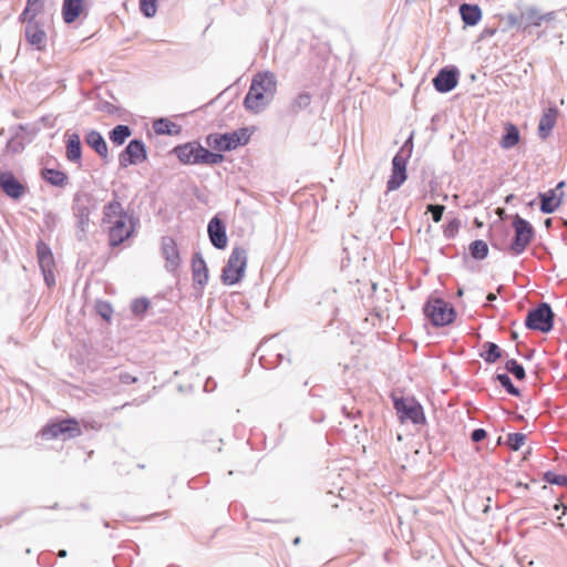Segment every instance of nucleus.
I'll use <instances>...</instances> for the list:
<instances>
[{"mask_svg":"<svg viewBox=\"0 0 567 567\" xmlns=\"http://www.w3.org/2000/svg\"><path fill=\"white\" fill-rule=\"evenodd\" d=\"M554 313L547 303L539 305L530 310L526 317V327L540 332H548L553 328Z\"/></svg>","mask_w":567,"mask_h":567,"instance_id":"nucleus-9","label":"nucleus"},{"mask_svg":"<svg viewBox=\"0 0 567 567\" xmlns=\"http://www.w3.org/2000/svg\"><path fill=\"white\" fill-rule=\"evenodd\" d=\"M408 157L398 153L392 159V173L388 179L386 187L389 192L395 190L406 181Z\"/></svg>","mask_w":567,"mask_h":567,"instance_id":"nucleus-14","label":"nucleus"},{"mask_svg":"<svg viewBox=\"0 0 567 567\" xmlns=\"http://www.w3.org/2000/svg\"><path fill=\"white\" fill-rule=\"evenodd\" d=\"M484 359L486 362L494 363L502 357L499 347L495 343L487 342L485 346Z\"/></svg>","mask_w":567,"mask_h":567,"instance_id":"nucleus-31","label":"nucleus"},{"mask_svg":"<svg viewBox=\"0 0 567 567\" xmlns=\"http://www.w3.org/2000/svg\"><path fill=\"white\" fill-rule=\"evenodd\" d=\"M162 254L166 260V268L175 271L179 266L181 257L177 244L172 237H164L162 239Z\"/></svg>","mask_w":567,"mask_h":567,"instance_id":"nucleus-16","label":"nucleus"},{"mask_svg":"<svg viewBox=\"0 0 567 567\" xmlns=\"http://www.w3.org/2000/svg\"><path fill=\"white\" fill-rule=\"evenodd\" d=\"M520 141V134L516 125L513 123L504 124V134L499 141V145L504 150H509L516 146Z\"/></svg>","mask_w":567,"mask_h":567,"instance_id":"nucleus-21","label":"nucleus"},{"mask_svg":"<svg viewBox=\"0 0 567 567\" xmlns=\"http://www.w3.org/2000/svg\"><path fill=\"white\" fill-rule=\"evenodd\" d=\"M496 379L499 381L502 386H504L507 390L508 393H511L515 396L519 395L518 389L514 386V384L512 383V380L509 379V377L507 374H497Z\"/></svg>","mask_w":567,"mask_h":567,"instance_id":"nucleus-37","label":"nucleus"},{"mask_svg":"<svg viewBox=\"0 0 567 567\" xmlns=\"http://www.w3.org/2000/svg\"><path fill=\"white\" fill-rule=\"evenodd\" d=\"M564 515H567V506H564Z\"/></svg>","mask_w":567,"mask_h":567,"instance_id":"nucleus-50","label":"nucleus"},{"mask_svg":"<svg viewBox=\"0 0 567 567\" xmlns=\"http://www.w3.org/2000/svg\"><path fill=\"white\" fill-rule=\"evenodd\" d=\"M557 115V110L551 107L547 109L542 114L538 123V135L542 140H546L550 135L553 128L556 125Z\"/></svg>","mask_w":567,"mask_h":567,"instance_id":"nucleus-20","label":"nucleus"},{"mask_svg":"<svg viewBox=\"0 0 567 567\" xmlns=\"http://www.w3.org/2000/svg\"><path fill=\"white\" fill-rule=\"evenodd\" d=\"M434 87L441 92L446 93L452 91L457 85V73L455 70L442 69L433 79Z\"/></svg>","mask_w":567,"mask_h":567,"instance_id":"nucleus-17","label":"nucleus"},{"mask_svg":"<svg viewBox=\"0 0 567 567\" xmlns=\"http://www.w3.org/2000/svg\"><path fill=\"white\" fill-rule=\"evenodd\" d=\"M545 224H546L547 227H549L551 225V219H549V218L546 219Z\"/></svg>","mask_w":567,"mask_h":567,"instance_id":"nucleus-47","label":"nucleus"},{"mask_svg":"<svg viewBox=\"0 0 567 567\" xmlns=\"http://www.w3.org/2000/svg\"><path fill=\"white\" fill-rule=\"evenodd\" d=\"M148 305L145 300H136L134 303H133V311L135 313H138V312H144L146 309H147Z\"/></svg>","mask_w":567,"mask_h":567,"instance_id":"nucleus-43","label":"nucleus"},{"mask_svg":"<svg viewBox=\"0 0 567 567\" xmlns=\"http://www.w3.org/2000/svg\"><path fill=\"white\" fill-rule=\"evenodd\" d=\"M37 256L38 261L40 265V268L42 270V274L44 276V280L48 284V286H52L55 284V277H54V268H55V261L53 254L50 249V247L40 241L37 245Z\"/></svg>","mask_w":567,"mask_h":567,"instance_id":"nucleus-11","label":"nucleus"},{"mask_svg":"<svg viewBox=\"0 0 567 567\" xmlns=\"http://www.w3.org/2000/svg\"><path fill=\"white\" fill-rule=\"evenodd\" d=\"M513 228L515 230V236L509 249L514 255H520L532 243L534 228L526 219L518 215L514 216Z\"/></svg>","mask_w":567,"mask_h":567,"instance_id":"nucleus-8","label":"nucleus"},{"mask_svg":"<svg viewBox=\"0 0 567 567\" xmlns=\"http://www.w3.org/2000/svg\"><path fill=\"white\" fill-rule=\"evenodd\" d=\"M445 207L443 205H427L426 210L432 214V218L435 223L441 221Z\"/></svg>","mask_w":567,"mask_h":567,"instance_id":"nucleus-40","label":"nucleus"},{"mask_svg":"<svg viewBox=\"0 0 567 567\" xmlns=\"http://www.w3.org/2000/svg\"><path fill=\"white\" fill-rule=\"evenodd\" d=\"M121 383L128 385L137 382V377L133 375L130 372H123L120 374Z\"/></svg>","mask_w":567,"mask_h":567,"instance_id":"nucleus-41","label":"nucleus"},{"mask_svg":"<svg viewBox=\"0 0 567 567\" xmlns=\"http://www.w3.org/2000/svg\"><path fill=\"white\" fill-rule=\"evenodd\" d=\"M153 130L158 135H176L179 133V126L167 118H159L153 123Z\"/></svg>","mask_w":567,"mask_h":567,"instance_id":"nucleus-27","label":"nucleus"},{"mask_svg":"<svg viewBox=\"0 0 567 567\" xmlns=\"http://www.w3.org/2000/svg\"><path fill=\"white\" fill-rule=\"evenodd\" d=\"M132 135L127 125H117L110 132V140L115 145H122Z\"/></svg>","mask_w":567,"mask_h":567,"instance_id":"nucleus-29","label":"nucleus"},{"mask_svg":"<svg viewBox=\"0 0 567 567\" xmlns=\"http://www.w3.org/2000/svg\"><path fill=\"white\" fill-rule=\"evenodd\" d=\"M208 235L212 244L218 248L224 249L227 246L228 239L225 231V226L218 217H214L208 224Z\"/></svg>","mask_w":567,"mask_h":567,"instance_id":"nucleus-18","label":"nucleus"},{"mask_svg":"<svg viewBox=\"0 0 567 567\" xmlns=\"http://www.w3.org/2000/svg\"><path fill=\"white\" fill-rule=\"evenodd\" d=\"M25 39L29 44L35 47L38 50L45 48L47 34L44 30L35 21H25Z\"/></svg>","mask_w":567,"mask_h":567,"instance_id":"nucleus-19","label":"nucleus"},{"mask_svg":"<svg viewBox=\"0 0 567 567\" xmlns=\"http://www.w3.org/2000/svg\"><path fill=\"white\" fill-rule=\"evenodd\" d=\"M544 477H545V481L550 484L567 486V476L566 475H558L553 472H547Z\"/></svg>","mask_w":567,"mask_h":567,"instance_id":"nucleus-38","label":"nucleus"},{"mask_svg":"<svg viewBox=\"0 0 567 567\" xmlns=\"http://www.w3.org/2000/svg\"><path fill=\"white\" fill-rule=\"evenodd\" d=\"M462 20L467 25H475L482 19V11L476 4L464 3L460 7Z\"/></svg>","mask_w":567,"mask_h":567,"instance_id":"nucleus-25","label":"nucleus"},{"mask_svg":"<svg viewBox=\"0 0 567 567\" xmlns=\"http://www.w3.org/2000/svg\"><path fill=\"white\" fill-rule=\"evenodd\" d=\"M101 226L107 235L111 247L120 246L135 231L134 218L125 212L122 204L116 199L103 207Z\"/></svg>","mask_w":567,"mask_h":567,"instance_id":"nucleus-1","label":"nucleus"},{"mask_svg":"<svg viewBox=\"0 0 567 567\" xmlns=\"http://www.w3.org/2000/svg\"><path fill=\"white\" fill-rule=\"evenodd\" d=\"M540 210L545 214L554 213L563 202V194L557 195L556 189H550L545 194H540Z\"/></svg>","mask_w":567,"mask_h":567,"instance_id":"nucleus-22","label":"nucleus"},{"mask_svg":"<svg viewBox=\"0 0 567 567\" xmlns=\"http://www.w3.org/2000/svg\"><path fill=\"white\" fill-rule=\"evenodd\" d=\"M310 104V95L309 94H300L292 103V110L295 112L300 111L302 107H306Z\"/></svg>","mask_w":567,"mask_h":567,"instance_id":"nucleus-39","label":"nucleus"},{"mask_svg":"<svg viewBox=\"0 0 567 567\" xmlns=\"http://www.w3.org/2000/svg\"><path fill=\"white\" fill-rule=\"evenodd\" d=\"M299 543H300V538H299V537H297V538H295V539H293V544H295V545H298Z\"/></svg>","mask_w":567,"mask_h":567,"instance_id":"nucleus-48","label":"nucleus"},{"mask_svg":"<svg viewBox=\"0 0 567 567\" xmlns=\"http://www.w3.org/2000/svg\"><path fill=\"white\" fill-rule=\"evenodd\" d=\"M565 183L564 182H560L558 185H557V188H561L564 187Z\"/></svg>","mask_w":567,"mask_h":567,"instance_id":"nucleus-49","label":"nucleus"},{"mask_svg":"<svg viewBox=\"0 0 567 567\" xmlns=\"http://www.w3.org/2000/svg\"><path fill=\"white\" fill-rule=\"evenodd\" d=\"M394 409L402 422L409 420L417 424L424 420L422 406L412 398L395 399Z\"/></svg>","mask_w":567,"mask_h":567,"instance_id":"nucleus-10","label":"nucleus"},{"mask_svg":"<svg viewBox=\"0 0 567 567\" xmlns=\"http://www.w3.org/2000/svg\"><path fill=\"white\" fill-rule=\"evenodd\" d=\"M41 177L48 184L56 187H64L69 183V177L64 172L53 168H43L41 171Z\"/></svg>","mask_w":567,"mask_h":567,"instance_id":"nucleus-24","label":"nucleus"},{"mask_svg":"<svg viewBox=\"0 0 567 567\" xmlns=\"http://www.w3.org/2000/svg\"><path fill=\"white\" fill-rule=\"evenodd\" d=\"M247 267V250L243 247H235L221 272V280L226 285L238 284Z\"/></svg>","mask_w":567,"mask_h":567,"instance_id":"nucleus-5","label":"nucleus"},{"mask_svg":"<svg viewBox=\"0 0 567 567\" xmlns=\"http://www.w3.org/2000/svg\"><path fill=\"white\" fill-rule=\"evenodd\" d=\"M249 141L250 132L246 127L225 134L213 133L206 137V144L217 152L234 151L239 146L247 145Z\"/></svg>","mask_w":567,"mask_h":567,"instance_id":"nucleus-4","label":"nucleus"},{"mask_svg":"<svg viewBox=\"0 0 567 567\" xmlns=\"http://www.w3.org/2000/svg\"><path fill=\"white\" fill-rule=\"evenodd\" d=\"M173 153L184 165H215L225 159L223 154L210 152L197 142L178 145Z\"/></svg>","mask_w":567,"mask_h":567,"instance_id":"nucleus-3","label":"nucleus"},{"mask_svg":"<svg viewBox=\"0 0 567 567\" xmlns=\"http://www.w3.org/2000/svg\"><path fill=\"white\" fill-rule=\"evenodd\" d=\"M66 158L71 162H78L81 158V141L78 134H72L68 140Z\"/></svg>","mask_w":567,"mask_h":567,"instance_id":"nucleus-28","label":"nucleus"},{"mask_svg":"<svg viewBox=\"0 0 567 567\" xmlns=\"http://www.w3.org/2000/svg\"><path fill=\"white\" fill-rule=\"evenodd\" d=\"M86 144L103 158L107 157L109 150L106 142L97 131H90L85 136Z\"/></svg>","mask_w":567,"mask_h":567,"instance_id":"nucleus-23","label":"nucleus"},{"mask_svg":"<svg viewBox=\"0 0 567 567\" xmlns=\"http://www.w3.org/2000/svg\"><path fill=\"white\" fill-rule=\"evenodd\" d=\"M526 441V435L523 433H511L507 437V445L513 451H518Z\"/></svg>","mask_w":567,"mask_h":567,"instance_id":"nucleus-34","label":"nucleus"},{"mask_svg":"<svg viewBox=\"0 0 567 567\" xmlns=\"http://www.w3.org/2000/svg\"><path fill=\"white\" fill-rule=\"evenodd\" d=\"M486 435H487V434H486V431H485V430H483V429H476V430H474V431L472 432L471 437H472V440H473L474 442H481L482 440H484V439L486 437Z\"/></svg>","mask_w":567,"mask_h":567,"instance_id":"nucleus-42","label":"nucleus"},{"mask_svg":"<svg viewBox=\"0 0 567 567\" xmlns=\"http://www.w3.org/2000/svg\"><path fill=\"white\" fill-rule=\"evenodd\" d=\"M140 9L145 17L152 18L156 14L157 1L156 0H140Z\"/></svg>","mask_w":567,"mask_h":567,"instance_id":"nucleus-35","label":"nucleus"},{"mask_svg":"<svg viewBox=\"0 0 567 567\" xmlns=\"http://www.w3.org/2000/svg\"><path fill=\"white\" fill-rule=\"evenodd\" d=\"M470 251L473 258L475 259H484L488 255V246L484 240H474L470 245Z\"/></svg>","mask_w":567,"mask_h":567,"instance_id":"nucleus-30","label":"nucleus"},{"mask_svg":"<svg viewBox=\"0 0 567 567\" xmlns=\"http://www.w3.org/2000/svg\"><path fill=\"white\" fill-rule=\"evenodd\" d=\"M522 19H525L526 23L524 29L527 27H539L544 20V16H540L535 10H528L526 13L522 16Z\"/></svg>","mask_w":567,"mask_h":567,"instance_id":"nucleus-33","label":"nucleus"},{"mask_svg":"<svg viewBox=\"0 0 567 567\" xmlns=\"http://www.w3.org/2000/svg\"><path fill=\"white\" fill-rule=\"evenodd\" d=\"M453 224H449V228L451 227V230H454V227H452Z\"/></svg>","mask_w":567,"mask_h":567,"instance_id":"nucleus-52","label":"nucleus"},{"mask_svg":"<svg viewBox=\"0 0 567 567\" xmlns=\"http://www.w3.org/2000/svg\"><path fill=\"white\" fill-rule=\"evenodd\" d=\"M66 555H68V554H66V550H64V549H61V550H59V553H58V556H59L60 558H64V557H66Z\"/></svg>","mask_w":567,"mask_h":567,"instance_id":"nucleus-45","label":"nucleus"},{"mask_svg":"<svg viewBox=\"0 0 567 567\" xmlns=\"http://www.w3.org/2000/svg\"><path fill=\"white\" fill-rule=\"evenodd\" d=\"M509 20H511L512 23H516V18L515 17L509 16Z\"/></svg>","mask_w":567,"mask_h":567,"instance_id":"nucleus-46","label":"nucleus"},{"mask_svg":"<svg viewBox=\"0 0 567 567\" xmlns=\"http://www.w3.org/2000/svg\"><path fill=\"white\" fill-rule=\"evenodd\" d=\"M0 188L14 200L20 199L28 189L10 171H0Z\"/></svg>","mask_w":567,"mask_h":567,"instance_id":"nucleus-13","label":"nucleus"},{"mask_svg":"<svg viewBox=\"0 0 567 567\" xmlns=\"http://www.w3.org/2000/svg\"><path fill=\"white\" fill-rule=\"evenodd\" d=\"M44 10V0H28L20 17L21 22L35 21V18Z\"/></svg>","mask_w":567,"mask_h":567,"instance_id":"nucleus-26","label":"nucleus"},{"mask_svg":"<svg viewBox=\"0 0 567 567\" xmlns=\"http://www.w3.org/2000/svg\"><path fill=\"white\" fill-rule=\"evenodd\" d=\"M486 299H487L488 301H494V300L496 299V295H495V293H493V292H491V293H488V295H487Z\"/></svg>","mask_w":567,"mask_h":567,"instance_id":"nucleus-44","label":"nucleus"},{"mask_svg":"<svg viewBox=\"0 0 567 567\" xmlns=\"http://www.w3.org/2000/svg\"><path fill=\"white\" fill-rule=\"evenodd\" d=\"M424 313L435 327H443L452 323L456 316L452 305L443 299L429 300L424 307Z\"/></svg>","mask_w":567,"mask_h":567,"instance_id":"nucleus-7","label":"nucleus"},{"mask_svg":"<svg viewBox=\"0 0 567 567\" xmlns=\"http://www.w3.org/2000/svg\"><path fill=\"white\" fill-rule=\"evenodd\" d=\"M82 435L80 423L75 419H65L50 422L41 430V436L45 440L73 439Z\"/></svg>","mask_w":567,"mask_h":567,"instance_id":"nucleus-6","label":"nucleus"},{"mask_svg":"<svg viewBox=\"0 0 567 567\" xmlns=\"http://www.w3.org/2000/svg\"><path fill=\"white\" fill-rule=\"evenodd\" d=\"M193 271H194V278L198 280V282L203 284L207 280V269L205 261L202 258H198L197 260L193 261Z\"/></svg>","mask_w":567,"mask_h":567,"instance_id":"nucleus-32","label":"nucleus"},{"mask_svg":"<svg viewBox=\"0 0 567 567\" xmlns=\"http://www.w3.org/2000/svg\"><path fill=\"white\" fill-rule=\"evenodd\" d=\"M146 158L145 144L140 140H132L120 155V164L122 167H127L143 163Z\"/></svg>","mask_w":567,"mask_h":567,"instance_id":"nucleus-12","label":"nucleus"},{"mask_svg":"<svg viewBox=\"0 0 567 567\" xmlns=\"http://www.w3.org/2000/svg\"><path fill=\"white\" fill-rule=\"evenodd\" d=\"M277 90V80L274 73L266 71L257 73L250 84L249 91L244 100L245 107L258 113L266 106L269 99Z\"/></svg>","mask_w":567,"mask_h":567,"instance_id":"nucleus-2","label":"nucleus"},{"mask_svg":"<svg viewBox=\"0 0 567 567\" xmlns=\"http://www.w3.org/2000/svg\"><path fill=\"white\" fill-rule=\"evenodd\" d=\"M87 0H63L62 17L65 23H73L86 12Z\"/></svg>","mask_w":567,"mask_h":567,"instance_id":"nucleus-15","label":"nucleus"},{"mask_svg":"<svg viewBox=\"0 0 567 567\" xmlns=\"http://www.w3.org/2000/svg\"><path fill=\"white\" fill-rule=\"evenodd\" d=\"M506 370L514 374V377L518 380H523L525 378V370L523 365L518 364L514 359L506 362Z\"/></svg>","mask_w":567,"mask_h":567,"instance_id":"nucleus-36","label":"nucleus"},{"mask_svg":"<svg viewBox=\"0 0 567 567\" xmlns=\"http://www.w3.org/2000/svg\"><path fill=\"white\" fill-rule=\"evenodd\" d=\"M453 224H449V228L451 227V230H454V227H452Z\"/></svg>","mask_w":567,"mask_h":567,"instance_id":"nucleus-51","label":"nucleus"}]
</instances>
